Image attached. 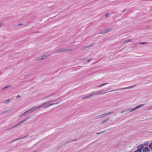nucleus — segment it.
Masks as SVG:
<instances>
[{"mask_svg": "<svg viewBox=\"0 0 152 152\" xmlns=\"http://www.w3.org/2000/svg\"><path fill=\"white\" fill-rule=\"evenodd\" d=\"M65 50L64 49H60L59 50V51H61V52L64 51Z\"/></svg>", "mask_w": 152, "mask_h": 152, "instance_id": "obj_31", "label": "nucleus"}, {"mask_svg": "<svg viewBox=\"0 0 152 152\" xmlns=\"http://www.w3.org/2000/svg\"><path fill=\"white\" fill-rule=\"evenodd\" d=\"M109 31V29H105L104 30H102L100 31V33L101 34H104L105 33L108 32Z\"/></svg>", "mask_w": 152, "mask_h": 152, "instance_id": "obj_9", "label": "nucleus"}, {"mask_svg": "<svg viewBox=\"0 0 152 152\" xmlns=\"http://www.w3.org/2000/svg\"><path fill=\"white\" fill-rule=\"evenodd\" d=\"M100 118V116H99V115H98V116H96L95 118L96 119H98V118Z\"/></svg>", "mask_w": 152, "mask_h": 152, "instance_id": "obj_26", "label": "nucleus"}, {"mask_svg": "<svg viewBox=\"0 0 152 152\" xmlns=\"http://www.w3.org/2000/svg\"><path fill=\"white\" fill-rule=\"evenodd\" d=\"M99 134V133H97V134Z\"/></svg>", "mask_w": 152, "mask_h": 152, "instance_id": "obj_42", "label": "nucleus"}, {"mask_svg": "<svg viewBox=\"0 0 152 152\" xmlns=\"http://www.w3.org/2000/svg\"><path fill=\"white\" fill-rule=\"evenodd\" d=\"M152 109V106L148 107L147 109V110H149Z\"/></svg>", "mask_w": 152, "mask_h": 152, "instance_id": "obj_28", "label": "nucleus"}, {"mask_svg": "<svg viewBox=\"0 0 152 152\" xmlns=\"http://www.w3.org/2000/svg\"><path fill=\"white\" fill-rule=\"evenodd\" d=\"M85 58H81V60H80L81 61H83L85 60Z\"/></svg>", "mask_w": 152, "mask_h": 152, "instance_id": "obj_32", "label": "nucleus"}, {"mask_svg": "<svg viewBox=\"0 0 152 152\" xmlns=\"http://www.w3.org/2000/svg\"><path fill=\"white\" fill-rule=\"evenodd\" d=\"M109 14L108 13H107L105 15V16L107 17H108L109 16Z\"/></svg>", "mask_w": 152, "mask_h": 152, "instance_id": "obj_29", "label": "nucleus"}, {"mask_svg": "<svg viewBox=\"0 0 152 152\" xmlns=\"http://www.w3.org/2000/svg\"><path fill=\"white\" fill-rule=\"evenodd\" d=\"M2 25V23L0 22V27H1Z\"/></svg>", "mask_w": 152, "mask_h": 152, "instance_id": "obj_36", "label": "nucleus"}, {"mask_svg": "<svg viewBox=\"0 0 152 152\" xmlns=\"http://www.w3.org/2000/svg\"><path fill=\"white\" fill-rule=\"evenodd\" d=\"M43 58V57H42V58H40V59H40V60H42V59Z\"/></svg>", "mask_w": 152, "mask_h": 152, "instance_id": "obj_38", "label": "nucleus"}, {"mask_svg": "<svg viewBox=\"0 0 152 152\" xmlns=\"http://www.w3.org/2000/svg\"><path fill=\"white\" fill-rule=\"evenodd\" d=\"M141 147H142V152H150V150L148 147L144 146L143 144L140 145Z\"/></svg>", "mask_w": 152, "mask_h": 152, "instance_id": "obj_5", "label": "nucleus"}, {"mask_svg": "<svg viewBox=\"0 0 152 152\" xmlns=\"http://www.w3.org/2000/svg\"><path fill=\"white\" fill-rule=\"evenodd\" d=\"M76 140H77V139H75V140H72V141H76Z\"/></svg>", "mask_w": 152, "mask_h": 152, "instance_id": "obj_39", "label": "nucleus"}, {"mask_svg": "<svg viewBox=\"0 0 152 152\" xmlns=\"http://www.w3.org/2000/svg\"><path fill=\"white\" fill-rule=\"evenodd\" d=\"M28 114H27V112H26V111L25 113H23V114H22L21 115L20 117H21V116L24 115H28Z\"/></svg>", "mask_w": 152, "mask_h": 152, "instance_id": "obj_20", "label": "nucleus"}, {"mask_svg": "<svg viewBox=\"0 0 152 152\" xmlns=\"http://www.w3.org/2000/svg\"><path fill=\"white\" fill-rule=\"evenodd\" d=\"M146 43V42H141L139 43V44H145Z\"/></svg>", "mask_w": 152, "mask_h": 152, "instance_id": "obj_24", "label": "nucleus"}, {"mask_svg": "<svg viewBox=\"0 0 152 152\" xmlns=\"http://www.w3.org/2000/svg\"><path fill=\"white\" fill-rule=\"evenodd\" d=\"M46 102L47 103V104H48L50 103H51V101H50V100Z\"/></svg>", "mask_w": 152, "mask_h": 152, "instance_id": "obj_27", "label": "nucleus"}, {"mask_svg": "<svg viewBox=\"0 0 152 152\" xmlns=\"http://www.w3.org/2000/svg\"><path fill=\"white\" fill-rule=\"evenodd\" d=\"M131 41V40L130 39H127V40H125L124 41V43H125L127 42H129V41Z\"/></svg>", "mask_w": 152, "mask_h": 152, "instance_id": "obj_22", "label": "nucleus"}, {"mask_svg": "<svg viewBox=\"0 0 152 152\" xmlns=\"http://www.w3.org/2000/svg\"><path fill=\"white\" fill-rule=\"evenodd\" d=\"M136 86V85H134L129 86L128 87H125V88H120L116 89H114V90H111L110 91L112 92V91H119V90H122L125 89H128L134 87Z\"/></svg>", "mask_w": 152, "mask_h": 152, "instance_id": "obj_3", "label": "nucleus"}, {"mask_svg": "<svg viewBox=\"0 0 152 152\" xmlns=\"http://www.w3.org/2000/svg\"><path fill=\"white\" fill-rule=\"evenodd\" d=\"M114 113V112L112 111V112H108V113H104L103 114H104V117L105 116H107L108 115H109L110 114H112L113 113Z\"/></svg>", "mask_w": 152, "mask_h": 152, "instance_id": "obj_10", "label": "nucleus"}, {"mask_svg": "<svg viewBox=\"0 0 152 152\" xmlns=\"http://www.w3.org/2000/svg\"><path fill=\"white\" fill-rule=\"evenodd\" d=\"M149 148L152 150V142L149 145Z\"/></svg>", "mask_w": 152, "mask_h": 152, "instance_id": "obj_18", "label": "nucleus"}, {"mask_svg": "<svg viewBox=\"0 0 152 152\" xmlns=\"http://www.w3.org/2000/svg\"><path fill=\"white\" fill-rule=\"evenodd\" d=\"M20 139V138H17L15 139H14L12 140L10 142H8V143H12L13 142L16 141V140H19Z\"/></svg>", "mask_w": 152, "mask_h": 152, "instance_id": "obj_13", "label": "nucleus"}, {"mask_svg": "<svg viewBox=\"0 0 152 152\" xmlns=\"http://www.w3.org/2000/svg\"><path fill=\"white\" fill-rule=\"evenodd\" d=\"M96 95H99V92H96Z\"/></svg>", "mask_w": 152, "mask_h": 152, "instance_id": "obj_35", "label": "nucleus"}, {"mask_svg": "<svg viewBox=\"0 0 152 152\" xmlns=\"http://www.w3.org/2000/svg\"><path fill=\"white\" fill-rule=\"evenodd\" d=\"M10 86H5V87H4V88H2V90L4 89H5V88H8L9 87H10Z\"/></svg>", "mask_w": 152, "mask_h": 152, "instance_id": "obj_23", "label": "nucleus"}, {"mask_svg": "<svg viewBox=\"0 0 152 152\" xmlns=\"http://www.w3.org/2000/svg\"><path fill=\"white\" fill-rule=\"evenodd\" d=\"M96 93H93L90 95H88L86 96H85V97H83L82 98L83 99H85V98H88V97H91V96H92L93 95H96Z\"/></svg>", "mask_w": 152, "mask_h": 152, "instance_id": "obj_8", "label": "nucleus"}, {"mask_svg": "<svg viewBox=\"0 0 152 152\" xmlns=\"http://www.w3.org/2000/svg\"><path fill=\"white\" fill-rule=\"evenodd\" d=\"M99 116L100 118H102L104 117L103 114L100 115Z\"/></svg>", "mask_w": 152, "mask_h": 152, "instance_id": "obj_25", "label": "nucleus"}, {"mask_svg": "<svg viewBox=\"0 0 152 152\" xmlns=\"http://www.w3.org/2000/svg\"><path fill=\"white\" fill-rule=\"evenodd\" d=\"M124 112V111H123L122 112H121V113H123Z\"/></svg>", "mask_w": 152, "mask_h": 152, "instance_id": "obj_40", "label": "nucleus"}, {"mask_svg": "<svg viewBox=\"0 0 152 152\" xmlns=\"http://www.w3.org/2000/svg\"><path fill=\"white\" fill-rule=\"evenodd\" d=\"M144 105V104H140V105H138L137 107H136L134 109L131 108V109L126 110L125 111H129V112L132 111H133L135 110H136L137 109L143 106Z\"/></svg>", "mask_w": 152, "mask_h": 152, "instance_id": "obj_6", "label": "nucleus"}, {"mask_svg": "<svg viewBox=\"0 0 152 152\" xmlns=\"http://www.w3.org/2000/svg\"><path fill=\"white\" fill-rule=\"evenodd\" d=\"M31 118L30 117H28L27 118H25L24 119H23L22 121H20L17 124H16V125L13 126L7 129L8 130H9L10 129H12L14 128L15 127H16L17 126H18L20 124H21L23 123L24 122L26 121H27L29 119Z\"/></svg>", "mask_w": 152, "mask_h": 152, "instance_id": "obj_1", "label": "nucleus"}, {"mask_svg": "<svg viewBox=\"0 0 152 152\" xmlns=\"http://www.w3.org/2000/svg\"><path fill=\"white\" fill-rule=\"evenodd\" d=\"M91 60V59L88 60L87 61V62H89Z\"/></svg>", "mask_w": 152, "mask_h": 152, "instance_id": "obj_34", "label": "nucleus"}, {"mask_svg": "<svg viewBox=\"0 0 152 152\" xmlns=\"http://www.w3.org/2000/svg\"><path fill=\"white\" fill-rule=\"evenodd\" d=\"M60 103V102H58L56 103H55L51 104H49V105H48L47 106H45L43 107V106H45V105L47 104V103H46L45 102V103H43V104H41L40 105L38 106V108H39V109L41 107H43V108H45V107H49L50 106L53 105L54 104H58V103Z\"/></svg>", "mask_w": 152, "mask_h": 152, "instance_id": "obj_2", "label": "nucleus"}, {"mask_svg": "<svg viewBox=\"0 0 152 152\" xmlns=\"http://www.w3.org/2000/svg\"><path fill=\"white\" fill-rule=\"evenodd\" d=\"M10 99H7L5 100H4L3 102L4 103V104H7L9 101H10Z\"/></svg>", "mask_w": 152, "mask_h": 152, "instance_id": "obj_15", "label": "nucleus"}, {"mask_svg": "<svg viewBox=\"0 0 152 152\" xmlns=\"http://www.w3.org/2000/svg\"><path fill=\"white\" fill-rule=\"evenodd\" d=\"M144 145V146H147L148 147V146H149V143L148 142H146L144 144H143Z\"/></svg>", "mask_w": 152, "mask_h": 152, "instance_id": "obj_16", "label": "nucleus"}, {"mask_svg": "<svg viewBox=\"0 0 152 152\" xmlns=\"http://www.w3.org/2000/svg\"><path fill=\"white\" fill-rule=\"evenodd\" d=\"M107 84V83H102V84H101L98 85L97 87L98 88H99V87H101L102 86H104Z\"/></svg>", "mask_w": 152, "mask_h": 152, "instance_id": "obj_14", "label": "nucleus"}, {"mask_svg": "<svg viewBox=\"0 0 152 152\" xmlns=\"http://www.w3.org/2000/svg\"><path fill=\"white\" fill-rule=\"evenodd\" d=\"M9 111V110H7L6 111H4L2 112L1 114L7 113H8Z\"/></svg>", "mask_w": 152, "mask_h": 152, "instance_id": "obj_21", "label": "nucleus"}, {"mask_svg": "<svg viewBox=\"0 0 152 152\" xmlns=\"http://www.w3.org/2000/svg\"><path fill=\"white\" fill-rule=\"evenodd\" d=\"M91 46V45H88V46H86V47H84L83 48H82V50H84L85 49H86V48H89V47H90Z\"/></svg>", "mask_w": 152, "mask_h": 152, "instance_id": "obj_17", "label": "nucleus"}, {"mask_svg": "<svg viewBox=\"0 0 152 152\" xmlns=\"http://www.w3.org/2000/svg\"><path fill=\"white\" fill-rule=\"evenodd\" d=\"M22 24H18V26H21L22 25Z\"/></svg>", "mask_w": 152, "mask_h": 152, "instance_id": "obj_37", "label": "nucleus"}, {"mask_svg": "<svg viewBox=\"0 0 152 152\" xmlns=\"http://www.w3.org/2000/svg\"><path fill=\"white\" fill-rule=\"evenodd\" d=\"M105 91V90L103 89V90H102L99 91V94L101 95V94H105V93H104V92Z\"/></svg>", "mask_w": 152, "mask_h": 152, "instance_id": "obj_11", "label": "nucleus"}, {"mask_svg": "<svg viewBox=\"0 0 152 152\" xmlns=\"http://www.w3.org/2000/svg\"><path fill=\"white\" fill-rule=\"evenodd\" d=\"M109 120V118H107L105 119L101 123V124H103L105 123L107 121Z\"/></svg>", "mask_w": 152, "mask_h": 152, "instance_id": "obj_12", "label": "nucleus"}, {"mask_svg": "<svg viewBox=\"0 0 152 152\" xmlns=\"http://www.w3.org/2000/svg\"><path fill=\"white\" fill-rule=\"evenodd\" d=\"M38 107H36L35 106H33L30 109L27 110L26 111V112L27 113V114H28L30 113H31L36 110H37V109H38Z\"/></svg>", "mask_w": 152, "mask_h": 152, "instance_id": "obj_4", "label": "nucleus"}, {"mask_svg": "<svg viewBox=\"0 0 152 152\" xmlns=\"http://www.w3.org/2000/svg\"><path fill=\"white\" fill-rule=\"evenodd\" d=\"M20 96L19 95H18L16 97H17V98H19V97H20Z\"/></svg>", "mask_w": 152, "mask_h": 152, "instance_id": "obj_33", "label": "nucleus"}, {"mask_svg": "<svg viewBox=\"0 0 152 152\" xmlns=\"http://www.w3.org/2000/svg\"><path fill=\"white\" fill-rule=\"evenodd\" d=\"M56 100H50V101H51V103H52V102H55Z\"/></svg>", "mask_w": 152, "mask_h": 152, "instance_id": "obj_30", "label": "nucleus"}, {"mask_svg": "<svg viewBox=\"0 0 152 152\" xmlns=\"http://www.w3.org/2000/svg\"><path fill=\"white\" fill-rule=\"evenodd\" d=\"M53 94H51L50 95L47 96L45 97V99H46L47 98H49V97L52 96H53Z\"/></svg>", "mask_w": 152, "mask_h": 152, "instance_id": "obj_19", "label": "nucleus"}, {"mask_svg": "<svg viewBox=\"0 0 152 152\" xmlns=\"http://www.w3.org/2000/svg\"><path fill=\"white\" fill-rule=\"evenodd\" d=\"M124 10H123V12H124Z\"/></svg>", "mask_w": 152, "mask_h": 152, "instance_id": "obj_41", "label": "nucleus"}, {"mask_svg": "<svg viewBox=\"0 0 152 152\" xmlns=\"http://www.w3.org/2000/svg\"><path fill=\"white\" fill-rule=\"evenodd\" d=\"M142 147H141L140 145L137 147V149L134 152H142Z\"/></svg>", "mask_w": 152, "mask_h": 152, "instance_id": "obj_7", "label": "nucleus"}]
</instances>
